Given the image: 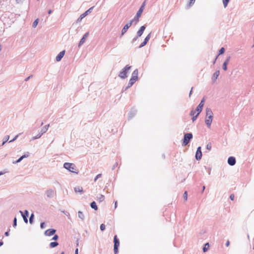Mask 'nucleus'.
Listing matches in <instances>:
<instances>
[{
	"label": "nucleus",
	"instance_id": "obj_1",
	"mask_svg": "<svg viewBox=\"0 0 254 254\" xmlns=\"http://www.w3.org/2000/svg\"><path fill=\"white\" fill-rule=\"evenodd\" d=\"M213 113L210 109L207 108L206 109V119L205 123L208 126L210 127L213 119Z\"/></svg>",
	"mask_w": 254,
	"mask_h": 254
},
{
	"label": "nucleus",
	"instance_id": "obj_2",
	"mask_svg": "<svg viewBox=\"0 0 254 254\" xmlns=\"http://www.w3.org/2000/svg\"><path fill=\"white\" fill-rule=\"evenodd\" d=\"M64 167L69 170L70 172L78 174V170L77 169L75 165L73 163H65L64 165Z\"/></svg>",
	"mask_w": 254,
	"mask_h": 254
},
{
	"label": "nucleus",
	"instance_id": "obj_3",
	"mask_svg": "<svg viewBox=\"0 0 254 254\" xmlns=\"http://www.w3.org/2000/svg\"><path fill=\"white\" fill-rule=\"evenodd\" d=\"M138 79V70L135 69L132 73L131 77L129 82V85L132 86L134 83Z\"/></svg>",
	"mask_w": 254,
	"mask_h": 254
},
{
	"label": "nucleus",
	"instance_id": "obj_4",
	"mask_svg": "<svg viewBox=\"0 0 254 254\" xmlns=\"http://www.w3.org/2000/svg\"><path fill=\"white\" fill-rule=\"evenodd\" d=\"M192 138V134L191 133H187L184 135L183 145L184 146L187 145L190 141V140Z\"/></svg>",
	"mask_w": 254,
	"mask_h": 254
},
{
	"label": "nucleus",
	"instance_id": "obj_5",
	"mask_svg": "<svg viewBox=\"0 0 254 254\" xmlns=\"http://www.w3.org/2000/svg\"><path fill=\"white\" fill-rule=\"evenodd\" d=\"M131 66L126 65L125 68L120 72L119 76L122 78H125L127 77V70L130 68Z\"/></svg>",
	"mask_w": 254,
	"mask_h": 254
},
{
	"label": "nucleus",
	"instance_id": "obj_6",
	"mask_svg": "<svg viewBox=\"0 0 254 254\" xmlns=\"http://www.w3.org/2000/svg\"><path fill=\"white\" fill-rule=\"evenodd\" d=\"M114 251L115 254H117L118 252V247L120 246V242L117 238V236L115 235L114 238Z\"/></svg>",
	"mask_w": 254,
	"mask_h": 254
},
{
	"label": "nucleus",
	"instance_id": "obj_7",
	"mask_svg": "<svg viewBox=\"0 0 254 254\" xmlns=\"http://www.w3.org/2000/svg\"><path fill=\"white\" fill-rule=\"evenodd\" d=\"M145 6V2H144L142 5H141V6L140 7L139 9L138 10V11H137V13H136V15L135 16V17L136 18V22H137L139 20V18L140 17L143 11V9H144V7Z\"/></svg>",
	"mask_w": 254,
	"mask_h": 254
},
{
	"label": "nucleus",
	"instance_id": "obj_8",
	"mask_svg": "<svg viewBox=\"0 0 254 254\" xmlns=\"http://www.w3.org/2000/svg\"><path fill=\"white\" fill-rule=\"evenodd\" d=\"M49 127V125H48L47 126H46L45 127H44L42 129L41 132L39 133L37 136L33 137V139H36L40 138L44 133L47 131Z\"/></svg>",
	"mask_w": 254,
	"mask_h": 254
},
{
	"label": "nucleus",
	"instance_id": "obj_9",
	"mask_svg": "<svg viewBox=\"0 0 254 254\" xmlns=\"http://www.w3.org/2000/svg\"><path fill=\"white\" fill-rule=\"evenodd\" d=\"M133 20H130L129 22L127 23L122 31V35H124L127 30V29L131 26Z\"/></svg>",
	"mask_w": 254,
	"mask_h": 254
},
{
	"label": "nucleus",
	"instance_id": "obj_10",
	"mask_svg": "<svg viewBox=\"0 0 254 254\" xmlns=\"http://www.w3.org/2000/svg\"><path fill=\"white\" fill-rule=\"evenodd\" d=\"M93 8V7H90L89 9H88L87 10H86L84 13L82 14L80 17L78 18L77 20L78 21H81V20L85 17L89 13H90L91 12L92 9Z\"/></svg>",
	"mask_w": 254,
	"mask_h": 254
},
{
	"label": "nucleus",
	"instance_id": "obj_11",
	"mask_svg": "<svg viewBox=\"0 0 254 254\" xmlns=\"http://www.w3.org/2000/svg\"><path fill=\"white\" fill-rule=\"evenodd\" d=\"M202 157V153L201 151V147H198L197 149L196 154H195V158L196 159L199 160L201 159Z\"/></svg>",
	"mask_w": 254,
	"mask_h": 254
},
{
	"label": "nucleus",
	"instance_id": "obj_12",
	"mask_svg": "<svg viewBox=\"0 0 254 254\" xmlns=\"http://www.w3.org/2000/svg\"><path fill=\"white\" fill-rule=\"evenodd\" d=\"M151 37V33H149L145 38L144 41L140 44L139 48L144 46L148 42Z\"/></svg>",
	"mask_w": 254,
	"mask_h": 254
},
{
	"label": "nucleus",
	"instance_id": "obj_13",
	"mask_svg": "<svg viewBox=\"0 0 254 254\" xmlns=\"http://www.w3.org/2000/svg\"><path fill=\"white\" fill-rule=\"evenodd\" d=\"M56 232V230L53 229H48L46 230L45 232V235L46 236H51L54 235Z\"/></svg>",
	"mask_w": 254,
	"mask_h": 254
},
{
	"label": "nucleus",
	"instance_id": "obj_14",
	"mask_svg": "<svg viewBox=\"0 0 254 254\" xmlns=\"http://www.w3.org/2000/svg\"><path fill=\"white\" fill-rule=\"evenodd\" d=\"M65 54V51H63L61 52L58 56L56 57V61L57 62H59L61 60V59L63 58Z\"/></svg>",
	"mask_w": 254,
	"mask_h": 254
},
{
	"label": "nucleus",
	"instance_id": "obj_15",
	"mask_svg": "<svg viewBox=\"0 0 254 254\" xmlns=\"http://www.w3.org/2000/svg\"><path fill=\"white\" fill-rule=\"evenodd\" d=\"M46 194L48 197H52L54 196L55 192L54 190L50 189L47 190Z\"/></svg>",
	"mask_w": 254,
	"mask_h": 254
},
{
	"label": "nucleus",
	"instance_id": "obj_16",
	"mask_svg": "<svg viewBox=\"0 0 254 254\" xmlns=\"http://www.w3.org/2000/svg\"><path fill=\"white\" fill-rule=\"evenodd\" d=\"M88 35H89V32L86 33L83 35V36L82 37V38H81V39L80 40V41L79 42V46H80V45H81L85 42V39L88 37Z\"/></svg>",
	"mask_w": 254,
	"mask_h": 254
},
{
	"label": "nucleus",
	"instance_id": "obj_17",
	"mask_svg": "<svg viewBox=\"0 0 254 254\" xmlns=\"http://www.w3.org/2000/svg\"><path fill=\"white\" fill-rule=\"evenodd\" d=\"M228 163L231 166L235 165L236 163L235 158L233 157H230L228 159Z\"/></svg>",
	"mask_w": 254,
	"mask_h": 254
},
{
	"label": "nucleus",
	"instance_id": "obj_18",
	"mask_svg": "<svg viewBox=\"0 0 254 254\" xmlns=\"http://www.w3.org/2000/svg\"><path fill=\"white\" fill-rule=\"evenodd\" d=\"M20 213H21L22 215V217L23 218V219L24 220V222L25 223H27L28 222V219L27 218V217L28 216V212L27 210H25V212H24V214L23 213V212L22 211H20Z\"/></svg>",
	"mask_w": 254,
	"mask_h": 254
},
{
	"label": "nucleus",
	"instance_id": "obj_19",
	"mask_svg": "<svg viewBox=\"0 0 254 254\" xmlns=\"http://www.w3.org/2000/svg\"><path fill=\"white\" fill-rule=\"evenodd\" d=\"M145 29V27L144 26H142L140 27V29L137 32L138 37H140L142 35Z\"/></svg>",
	"mask_w": 254,
	"mask_h": 254
},
{
	"label": "nucleus",
	"instance_id": "obj_20",
	"mask_svg": "<svg viewBox=\"0 0 254 254\" xmlns=\"http://www.w3.org/2000/svg\"><path fill=\"white\" fill-rule=\"evenodd\" d=\"M230 59V57H228L223 64L222 68L225 71L227 70V64L229 63Z\"/></svg>",
	"mask_w": 254,
	"mask_h": 254
},
{
	"label": "nucleus",
	"instance_id": "obj_21",
	"mask_svg": "<svg viewBox=\"0 0 254 254\" xmlns=\"http://www.w3.org/2000/svg\"><path fill=\"white\" fill-rule=\"evenodd\" d=\"M105 199V196L103 194H99L97 197V200L99 202H102L104 201Z\"/></svg>",
	"mask_w": 254,
	"mask_h": 254
},
{
	"label": "nucleus",
	"instance_id": "obj_22",
	"mask_svg": "<svg viewBox=\"0 0 254 254\" xmlns=\"http://www.w3.org/2000/svg\"><path fill=\"white\" fill-rule=\"evenodd\" d=\"M74 191L76 193H82L83 192V189L81 187L78 186L77 187L74 188Z\"/></svg>",
	"mask_w": 254,
	"mask_h": 254
},
{
	"label": "nucleus",
	"instance_id": "obj_23",
	"mask_svg": "<svg viewBox=\"0 0 254 254\" xmlns=\"http://www.w3.org/2000/svg\"><path fill=\"white\" fill-rule=\"evenodd\" d=\"M90 206L92 208L94 209L95 210H97L98 209V207L95 201L91 202Z\"/></svg>",
	"mask_w": 254,
	"mask_h": 254
},
{
	"label": "nucleus",
	"instance_id": "obj_24",
	"mask_svg": "<svg viewBox=\"0 0 254 254\" xmlns=\"http://www.w3.org/2000/svg\"><path fill=\"white\" fill-rule=\"evenodd\" d=\"M202 110V108L199 107V106L197 107V108H196V110L195 111L196 112L197 115H199V114L201 112Z\"/></svg>",
	"mask_w": 254,
	"mask_h": 254
},
{
	"label": "nucleus",
	"instance_id": "obj_25",
	"mask_svg": "<svg viewBox=\"0 0 254 254\" xmlns=\"http://www.w3.org/2000/svg\"><path fill=\"white\" fill-rule=\"evenodd\" d=\"M58 245L59 244L57 242H51L50 244V246L51 248H53L57 247Z\"/></svg>",
	"mask_w": 254,
	"mask_h": 254
},
{
	"label": "nucleus",
	"instance_id": "obj_26",
	"mask_svg": "<svg viewBox=\"0 0 254 254\" xmlns=\"http://www.w3.org/2000/svg\"><path fill=\"white\" fill-rule=\"evenodd\" d=\"M209 248V245L208 243H206L205 244V246L203 249V251L204 252H206Z\"/></svg>",
	"mask_w": 254,
	"mask_h": 254
},
{
	"label": "nucleus",
	"instance_id": "obj_27",
	"mask_svg": "<svg viewBox=\"0 0 254 254\" xmlns=\"http://www.w3.org/2000/svg\"><path fill=\"white\" fill-rule=\"evenodd\" d=\"M28 157V155H24L20 157L16 161V163L20 162L24 158Z\"/></svg>",
	"mask_w": 254,
	"mask_h": 254
},
{
	"label": "nucleus",
	"instance_id": "obj_28",
	"mask_svg": "<svg viewBox=\"0 0 254 254\" xmlns=\"http://www.w3.org/2000/svg\"><path fill=\"white\" fill-rule=\"evenodd\" d=\"M229 1H230V0H222L223 3L225 7H226L227 6L228 3L229 2Z\"/></svg>",
	"mask_w": 254,
	"mask_h": 254
},
{
	"label": "nucleus",
	"instance_id": "obj_29",
	"mask_svg": "<svg viewBox=\"0 0 254 254\" xmlns=\"http://www.w3.org/2000/svg\"><path fill=\"white\" fill-rule=\"evenodd\" d=\"M38 19H36L33 22V27H36L38 23Z\"/></svg>",
	"mask_w": 254,
	"mask_h": 254
},
{
	"label": "nucleus",
	"instance_id": "obj_30",
	"mask_svg": "<svg viewBox=\"0 0 254 254\" xmlns=\"http://www.w3.org/2000/svg\"><path fill=\"white\" fill-rule=\"evenodd\" d=\"M78 216L79 218H80L81 219H83L84 218V215H83V214L82 212L81 211H79L78 213Z\"/></svg>",
	"mask_w": 254,
	"mask_h": 254
},
{
	"label": "nucleus",
	"instance_id": "obj_31",
	"mask_svg": "<svg viewBox=\"0 0 254 254\" xmlns=\"http://www.w3.org/2000/svg\"><path fill=\"white\" fill-rule=\"evenodd\" d=\"M184 199L185 201H187V199H188V192L187 191H186L185 192H184Z\"/></svg>",
	"mask_w": 254,
	"mask_h": 254
},
{
	"label": "nucleus",
	"instance_id": "obj_32",
	"mask_svg": "<svg viewBox=\"0 0 254 254\" xmlns=\"http://www.w3.org/2000/svg\"><path fill=\"white\" fill-rule=\"evenodd\" d=\"M225 52V49L224 48H221L220 50H219V55L223 54Z\"/></svg>",
	"mask_w": 254,
	"mask_h": 254
},
{
	"label": "nucleus",
	"instance_id": "obj_33",
	"mask_svg": "<svg viewBox=\"0 0 254 254\" xmlns=\"http://www.w3.org/2000/svg\"><path fill=\"white\" fill-rule=\"evenodd\" d=\"M219 74V71H216L213 74V76L215 77V78L216 79L217 77L218 76Z\"/></svg>",
	"mask_w": 254,
	"mask_h": 254
},
{
	"label": "nucleus",
	"instance_id": "obj_34",
	"mask_svg": "<svg viewBox=\"0 0 254 254\" xmlns=\"http://www.w3.org/2000/svg\"><path fill=\"white\" fill-rule=\"evenodd\" d=\"M203 101H204V100L202 99L201 101V102L199 103V104L198 105V106H199V107H201V108H203V106H204V103H203Z\"/></svg>",
	"mask_w": 254,
	"mask_h": 254
},
{
	"label": "nucleus",
	"instance_id": "obj_35",
	"mask_svg": "<svg viewBox=\"0 0 254 254\" xmlns=\"http://www.w3.org/2000/svg\"><path fill=\"white\" fill-rule=\"evenodd\" d=\"M206 148L209 150H210L211 149V144L210 143H209L207 144L206 145Z\"/></svg>",
	"mask_w": 254,
	"mask_h": 254
},
{
	"label": "nucleus",
	"instance_id": "obj_36",
	"mask_svg": "<svg viewBox=\"0 0 254 254\" xmlns=\"http://www.w3.org/2000/svg\"><path fill=\"white\" fill-rule=\"evenodd\" d=\"M100 229L101 231H104L105 229V225L104 224L100 225Z\"/></svg>",
	"mask_w": 254,
	"mask_h": 254
},
{
	"label": "nucleus",
	"instance_id": "obj_37",
	"mask_svg": "<svg viewBox=\"0 0 254 254\" xmlns=\"http://www.w3.org/2000/svg\"><path fill=\"white\" fill-rule=\"evenodd\" d=\"M101 176H102V174H98V175L96 176V177H95V179H94V181H95H95H97V180L98 178H99L101 177Z\"/></svg>",
	"mask_w": 254,
	"mask_h": 254
},
{
	"label": "nucleus",
	"instance_id": "obj_38",
	"mask_svg": "<svg viewBox=\"0 0 254 254\" xmlns=\"http://www.w3.org/2000/svg\"><path fill=\"white\" fill-rule=\"evenodd\" d=\"M33 217H34V215L33 214H32L30 217V219H29V222L31 224L32 223Z\"/></svg>",
	"mask_w": 254,
	"mask_h": 254
},
{
	"label": "nucleus",
	"instance_id": "obj_39",
	"mask_svg": "<svg viewBox=\"0 0 254 254\" xmlns=\"http://www.w3.org/2000/svg\"><path fill=\"white\" fill-rule=\"evenodd\" d=\"M198 116V115H197L196 114L195 116H192V122H194Z\"/></svg>",
	"mask_w": 254,
	"mask_h": 254
},
{
	"label": "nucleus",
	"instance_id": "obj_40",
	"mask_svg": "<svg viewBox=\"0 0 254 254\" xmlns=\"http://www.w3.org/2000/svg\"><path fill=\"white\" fill-rule=\"evenodd\" d=\"M196 112L195 111L192 110L190 112V115L191 116H195L196 115Z\"/></svg>",
	"mask_w": 254,
	"mask_h": 254
},
{
	"label": "nucleus",
	"instance_id": "obj_41",
	"mask_svg": "<svg viewBox=\"0 0 254 254\" xmlns=\"http://www.w3.org/2000/svg\"><path fill=\"white\" fill-rule=\"evenodd\" d=\"M234 197H235V195L234 194H232L230 195V198L231 199V200H233L234 199Z\"/></svg>",
	"mask_w": 254,
	"mask_h": 254
},
{
	"label": "nucleus",
	"instance_id": "obj_42",
	"mask_svg": "<svg viewBox=\"0 0 254 254\" xmlns=\"http://www.w3.org/2000/svg\"><path fill=\"white\" fill-rule=\"evenodd\" d=\"M58 237H58V236L57 235H55L53 237V239H53V240H57L58 239Z\"/></svg>",
	"mask_w": 254,
	"mask_h": 254
},
{
	"label": "nucleus",
	"instance_id": "obj_43",
	"mask_svg": "<svg viewBox=\"0 0 254 254\" xmlns=\"http://www.w3.org/2000/svg\"><path fill=\"white\" fill-rule=\"evenodd\" d=\"M45 224L44 222H42L41 223L40 226L42 229L44 228L45 227Z\"/></svg>",
	"mask_w": 254,
	"mask_h": 254
},
{
	"label": "nucleus",
	"instance_id": "obj_44",
	"mask_svg": "<svg viewBox=\"0 0 254 254\" xmlns=\"http://www.w3.org/2000/svg\"><path fill=\"white\" fill-rule=\"evenodd\" d=\"M13 226L14 227L16 226V218H15L13 221Z\"/></svg>",
	"mask_w": 254,
	"mask_h": 254
},
{
	"label": "nucleus",
	"instance_id": "obj_45",
	"mask_svg": "<svg viewBox=\"0 0 254 254\" xmlns=\"http://www.w3.org/2000/svg\"><path fill=\"white\" fill-rule=\"evenodd\" d=\"M194 1H195V0H190V4H193V3H194Z\"/></svg>",
	"mask_w": 254,
	"mask_h": 254
},
{
	"label": "nucleus",
	"instance_id": "obj_46",
	"mask_svg": "<svg viewBox=\"0 0 254 254\" xmlns=\"http://www.w3.org/2000/svg\"><path fill=\"white\" fill-rule=\"evenodd\" d=\"M229 244H230V242L229 241H228L226 244V245L227 247H228L229 246Z\"/></svg>",
	"mask_w": 254,
	"mask_h": 254
},
{
	"label": "nucleus",
	"instance_id": "obj_47",
	"mask_svg": "<svg viewBox=\"0 0 254 254\" xmlns=\"http://www.w3.org/2000/svg\"><path fill=\"white\" fill-rule=\"evenodd\" d=\"M75 254H78V249H76L75 251Z\"/></svg>",
	"mask_w": 254,
	"mask_h": 254
},
{
	"label": "nucleus",
	"instance_id": "obj_48",
	"mask_svg": "<svg viewBox=\"0 0 254 254\" xmlns=\"http://www.w3.org/2000/svg\"><path fill=\"white\" fill-rule=\"evenodd\" d=\"M5 235L8 236L9 235V232H6L5 233Z\"/></svg>",
	"mask_w": 254,
	"mask_h": 254
},
{
	"label": "nucleus",
	"instance_id": "obj_49",
	"mask_svg": "<svg viewBox=\"0 0 254 254\" xmlns=\"http://www.w3.org/2000/svg\"><path fill=\"white\" fill-rule=\"evenodd\" d=\"M117 206V201H116L115 202V207L116 208Z\"/></svg>",
	"mask_w": 254,
	"mask_h": 254
},
{
	"label": "nucleus",
	"instance_id": "obj_50",
	"mask_svg": "<svg viewBox=\"0 0 254 254\" xmlns=\"http://www.w3.org/2000/svg\"><path fill=\"white\" fill-rule=\"evenodd\" d=\"M192 88H191V90H190V95H191V93H192Z\"/></svg>",
	"mask_w": 254,
	"mask_h": 254
},
{
	"label": "nucleus",
	"instance_id": "obj_51",
	"mask_svg": "<svg viewBox=\"0 0 254 254\" xmlns=\"http://www.w3.org/2000/svg\"><path fill=\"white\" fill-rule=\"evenodd\" d=\"M52 12V10H49V11H48V13L49 14H51Z\"/></svg>",
	"mask_w": 254,
	"mask_h": 254
},
{
	"label": "nucleus",
	"instance_id": "obj_52",
	"mask_svg": "<svg viewBox=\"0 0 254 254\" xmlns=\"http://www.w3.org/2000/svg\"><path fill=\"white\" fill-rule=\"evenodd\" d=\"M3 245V243L2 242H0V247Z\"/></svg>",
	"mask_w": 254,
	"mask_h": 254
},
{
	"label": "nucleus",
	"instance_id": "obj_53",
	"mask_svg": "<svg viewBox=\"0 0 254 254\" xmlns=\"http://www.w3.org/2000/svg\"><path fill=\"white\" fill-rule=\"evenodd\" d=\"M30 76H29L28 77H27L25 80L27 81L28 79H29L30 78Z\"/></svg>",
	"mask_w": 254,
	"mask_h": 254
},
{
	"label": "nucleus",
	"instance_id": "obj_54",
	"mask_svg": "<svg viewBox=\"0 0 254 254\" xmlns=\"http://www.w3.org/2000/svg\"><path fill=\"white\" fill-rule=\"evenodd\" d=\"M204 189H205V187H204V186H203V190H204Z\"/></svg>",
	"mask_w": 254,
	"mask_h": 254
},
{
	"label": "nucleus",
	"instance_id": "obj_55",
	"mask_svg": "<svg viewBox=\"0 0 254 254\" xmlns=\"http://www.w3.org/2000/svg\"><path fill=\"white\" fill-rule=\"evenodd\" d=\"M3 174V173H0V175H2Z\"/></svg>",
	"mask_w": 254,
	"mask_h": 254
},
{
	"label": "nucleus",
	"instance_id": "obj_56",
	"mask_svg": "<svg viewBox=\"0 0 254 254\" xmlns=\"http://www.w3.org/2000/svg\"><path fill=\"white\" fill-rule=\"evenodd\" d=\"M14 139H15V138H14V139H13V140H10V142H12V141L13 140H14Z\"/></svg>",
	"mask_w": 254,
	"mask_h": 254
},
{
	"label": "nucleus",
	"instance_id": "obj_57",
	"mask_svg": "<svg viewBox=\"0 0 254 254\" xmlns=\"http://www.w3.org/2000/svg\"><path fill=\"white\" fill-rule=\"evenodd\" d=\"M1 50V46H0V50Z\"/></svg>",
	"mask_w": 254,
	"mask_h": 254
},
{
	"label": "nucleus",
	"instance_id": "obj_58",
	"mask_svg": "<svg viewBox=\"0 0 254 254\" xmlns=\"http://www.w3.org/2000/svg\"><path fill=\"white\" fill-rule=\"evenodd\" d=\"M61 254H64V252H62Z\"/></svg>",
	"mask_w": 254,
	"mask_h": 254
}]
</instances>
